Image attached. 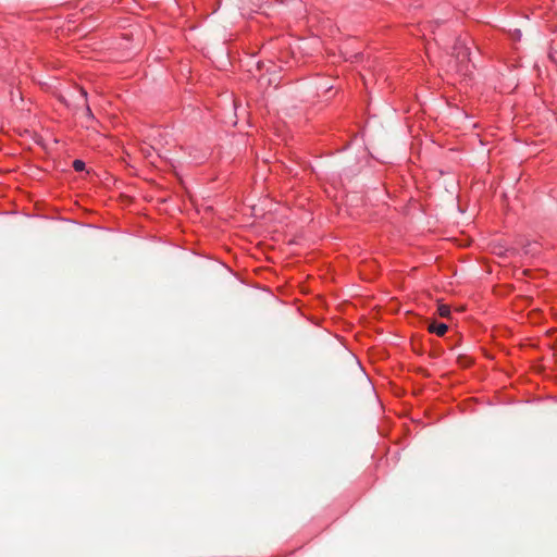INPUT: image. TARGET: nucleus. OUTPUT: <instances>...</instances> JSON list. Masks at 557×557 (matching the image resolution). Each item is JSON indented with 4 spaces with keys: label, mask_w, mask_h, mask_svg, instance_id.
<instances>
[{
    "label": "nucleus",
    "mask_w": 557,
    "mask_h": 557,
    "mask_svg": "<svg viewBox=\"0 0 557 557\" xmlns=\"http://www.w3.org/2000/svg\"><path fill=\"white\" fill-rule=\"evenodd\" d=\"M448 330V326L445 323L441 322H432L429 326V331L438 336H444Z\"/></svg>",
    "instance_id": "f257e3e1"
},
{
    "label": "nucleus",
    "mask_w": 557,
    "mask_h": 557,
    "mask_svg": "<svg viewBox=\"0 0 557 557\" xmlns=\"http://www.w3.org/2000/svg\"><path fill=\"white\" fill-rule=\"evenodd\" d=\"M437 312L442 318H448L450 315V308L447 305H440Z\"/></svg>",
    "instance_id": "f03ea898"
},
{
    "label": "nucleus",
    "mask_w": 557,
    "mask_h": 557,
    "mask_svg": "<svg viewBox=\"0 0 557 557\" xmlns=\"http://www.w3.org/2000/svg\"><path fill=\"white\" fill-rule=\"evenodd\" d=\"M73 168L75 171L81 172L85 169V162L77 159L73 162Z\"/></svg>",
    "instance_id": "7ed1b4c3"
},
{
    "label": "nucleus",
    "mask_w": 557,
    "mask_h": 557,
    "mask_svg": "<svg viewBox=\"0 0 557 557\" xmlns=\"http://www.w3.org/2000/svg\"><path fill=\"white\" fill-rule=\"evenodd\" d=\"M86 112H87V114H88L89 116H92L91 110H90V108H89L88 106H87V108H86Z\"/></svg>",
    "instance_id": "20e7f679"
}]
</instances>
